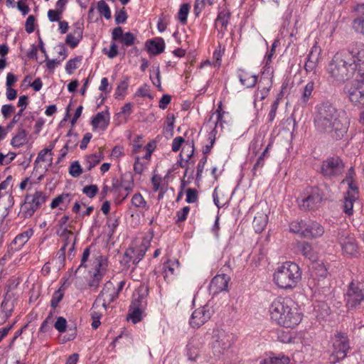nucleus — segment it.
I'll list each match as a JSON object with an SVG mask.
<instances>
[{
  "label": "nucleus",
  "mask_w": 364,
  "mask_h": 364,
  "mask_svg": "<svg viewBox=\"0 0 364 364\" xmlns=\"http://www.w3.org/2000/svg\"><path fill=\"white\" fill-rule=\"evenodd\" d=\"M327 73L332 82L343 83L355 74L364 77V43H353L338 51L328 63Z\"/></svg>",
  "instance_id": "1"
},
{
  "label": "nucleus",
  "mask_w": 364,
  "mask_h": 364,
  "mask_svg": "<svg viewBox=\"0 0 364 364\" xmlns=\"http://www.w3.org/2000/svg\"><path fill=\"white\" fill-rule=\"evenodd\" d=\"M349 119L343 111L337 109L328 103H321L317 107L314 117L316 129L333 140L341 139L347 133Z\"/></svg>",
  "instance_id": "2"
},
{
  "label": "nucleus",
  "mask_w": 364,
  "mask_h": 364,
  "mask_svg": "<svg viewBox=\"0 0 364 364\" xmlns=\"http://www.w3.org/2000/svg\"><path fill=\"white\" fill-rule=\"evenodd\" d=\"M269 313L273 321L285 328L297 326L303 318L298 304L288 296L274 299L269 307Z\"/></svg>",
  "instance_id": "3"
},
{
  "label": "nucleus",
  "mask_w": 364,
  "mask_h": 364,
  "mask_svg": "<svg viewBox=\"0 0 364 364\" xmlns=\"http://www.w3.org/2000/svg\"><path fill=\"white\" fill-rule=\"evenodd\" d=\"M302 272L299 266L291 261L277 264L272 274L273 283L281 289L292 290L301 280Z\"/></svg>",
  "instance_id": "4"
},
{
  "label": "nucleus",
  "mask_w": 364,
  "mask_h": 364,
  "mask_svg": "<svg viewBox=\"0 0 364 364\" xmlns=\"http://www.w3.org/2000/svg\"><path fill=\"white\" fill-rule=\"evenodd\" d=\"M234 343V336L232 333L223 329L216 328L213 331L211 349L214 357L220 359L225 355Z\"/></svg>",
  "instance_id": "5"
},
{
  "label": "nucleus",
  "mask_w": 364,
  "mask_h": 364,
  "mask_svg": "<svg viewBox=\"0 0 364 364\" xmlns=\"http://www.w3.org/2000/svg\"><path fill=\"white\" fill-rule=\"evenodd\" d=\"M345 92L352 105L360 109L359 122L364 124V80L346 85Z\"/></svg>",
  "instance_id": "6"
},
{
  "label": "nucleus",
  "mask_w": 364,
  "mask_h": 364,
  "mask_svg": "<svg viewBox=\"0 0 364 364\" xmlns=\"http://www.w3.org/2000/svg\"><path fill=\"white\" fill-rule=\"evenodd\" d=\"M332 352L329 357L331 363L335 364L346 358L350 350L348 336L341 332H337L332 338Z\"/></svg>",
  "instance_id": "7"
},
{
  "label": "nucleus",
  "mask_w": 364,
  "mask_h": 364,
  "mask_svg": "<svg viewBox=\"0 0 364 364\" xmlns=\"http://www.w3.org/2000/svg\"><path fill=\"white\" fill-rule=\"evenodd\" d=\"M46 196L42 191H36L33 194H26L24 203L21 205V212L24 218H31L46 200Z\"/></svg>",
  "instance_id": "8"
},
{
  "label": "nucleus",
  "mask_w": 364,
  "mask_h": 364,
  "mask_svg": "<svg viewBox=\"0 0 364 364\" xmlns=\"http://www.w3.org/2000/svg\"><path fill=\"white\" fill-rule=\"evenodd\" d=\"M345 301L348 309L353 310L360 307L364 302V287L363 284L352 281L345 294Z\"/></svg>",
  "instance_id": "9"
},
{
  "label": "nucleus",
  "mask_w": 364,
  "mask_h": 364,
  "mask_svg": "<svg viewBox=\"0 0 364 364\" xmlns=\"http://www.w3.org/2000/svg\"><path fill=\"white\" fill-rule=\"evenodd\" d=\"M118 297V291L111 282H107L93 303V307H101L103 311L107 310V306Z\"/></svg>",
  "instance_id": "10"
},
{
  "label": "nucleus",
  "mask_w": 364,
  "mask_h": 364,
  "mask_svg": "<svg viewBox=\"0 0 364 364\" xmlns=\"http://www.w3.org/2000/svg\"><path fill=\"white\" fill-rule=\"evenodd\" d=\"M338 241L344 254L355 257L358 254V246L355 239L348 231L341 230L338 234Z\"/></svg>",
  "instance_id": "11"
},
{
  "label": "nucleus",
  "mask_w": 364,
  "mask_h": 364,
  "mask_svg": "<svg viewBox=\"0 0 364 364\" xmlns=\"http://www.w3.org/2000/svg\"><path fill=\"white\" fill-rule=\"evenodd\" d=\"M149 242L143 241L139 245L128 248L124 254L122 262L125 265L132 261L133 264H137L142 259L148 248Z\"/></svg>",
  "instance_id": "12"
},
{
  "label": "nucleus",
  "mask_w": 364,
  "mask_h": 364,
  "mask_svg": "<svg viewBox=\"0 0 364 364\" xmlns=\"http://www.w3.org/2000/svg\"><path fill=\"white\" fill-rule=\"evenodd\" d=\"M194 144L193 141H186L185 145L183 146L182 150L180 153L181 160L178 161V165L185 168L184 176H186L188 171L191 169V173L193 174V170L191 167L195 164V161L192 159L194 154Z\"/></svg>",
  "instance_id": "13"
},
{
  "label": "nucleus",
  "mask_w": 364,
  "mask_h": 364,
  "mask_svg": "<svg viewBox=\"0 0 364 364\" xmlns=\"http://www.w3.org/2000/svg\"><path fill=\"white\" fill-rule=\"evenodd\" d=\"M344 165L339 157H331L322 162L321 171L326 176H335L341 174Z\"/></svg>",
  "instance_id": "14"
},
{
  "label": "nucleus",
  "mask_w": 364,
  "mask_h": 364,
  "mask_svg": "<svg viewBox=\"0 0 364 364\" xmlns=\"http://www.w3.org/2000/svg\"><path fill=\"white\" fill-rule=\"evenodd\" d=\"M359 198L358 187L352 182L348 183V189L345 193L343 210L348 215L353 213V203Z\"/></svg>",
  "instance_id": "15"
},
{
  "label": "nucleus",
  "mask_w": 364,
  "mask_h": 364,
  "mask_svg": "<svg viewBox=\"0 0 364 364\" xmlns=\"http://www.w3.org/2000/svg\"><path fill=\"white\" fill-rule=\"evenodd\" d=\"M212 313L213 311L208 306L196 309L191 316L190 325L193 328H199L210 318Z\"/></svg>",
  "instance_id": "16"
},
{
  "label": "nucleus",
  "mask_w": 364,
  "mask_h": 364,
  "mask_svg": "<svg viewBox=\"0 0 364 364\" xmlns=\"http://www.w3.org/2000/svg\"><path fill=\"white\" fill-rule=\"evenodd\" d=\"M322 200V196L318 189H313L308 196L298 199L299 205L304 210H314L316 208Z\"/></svg>",
  "instance_id": "17"
},
{
  "label": "nucleus",
  "mask_w": 364,
  "mask_h": 364,
  "mask_svg": "<svg viewBox=\"0 0 364 364\" xmlns=\"http://www.w3.org/2000/svg\"><path fill=\"white\" fill-rule=\"evenodd\" d=\"M229 281L230 277L225 274L215 276L210 284V291L215 295L227 291Z\"/></svg>",
  "instance_id": "18"
},
{
  "label": "nucleus",
  "mask_w": 364,
  "mask_h": 364,
  "mask_svg": "<svg viewBox=\"0 0 364 364\" xmlns=\"http://www.w3.org/2000/svg\"><path fill=\"white\" fill-rule=\"evenodd\" d=\"M321 49L315 44L311 49L307 60L305 63L304 68L307 73H316L317 65L320 58Z\"/></svg>",
  "instance_id": "19"
},
{
  "label": "nucleus",
  "mask_w": 364,
  "mask_h": 364,
  "mask_svg": "<svg viewBox=\"0 0 364 364\" xmlns=\"http://www.w3.org/2000/svg\"><path fill=\"white\" fill-rule=\"evenodd\" d=\"M112 38L113 41H118L122 45L129 47L134 44L136 37L130 32L123 33V30L120 26L116 27L112 32Z\"/></svg>",
  "instance_id": "20"
},
{
  "label": "nucleus",
  "mask_w": 364,
  "mask_h": 364,
  "mask_svg": "<svg viewBox=\"0 0 364 364\" xmlns=\"http://www.w3.org/2000/svg\"><path fill=\"white\" fill-rule=\"evenodd\" d=\"M149 294V289L146 286L141 285L137 288L133 294V300L130 306L146 309L147 305L146 298Z\"/></svg>",
  "instance_id": "21"
},
{
  "label": "nucleus",
  "mask_w": 364,
  "mask_h": 364,
  "mask_svg": "<svg viewBox=\"0 0 364 364\" xmlns=\"http://www.w3.org/2000/svg\"><path fill=\"white\" fill-rule=\"evenodd\" d=\"M231 16V13L227 9H223L218 12L215 21V26L220 33H225Z\"/></svg>",
  "instance_id": "22"
},
{
  "label": "nucleus",
  "mask_w": 364,
  "mask_h": 364,
  "mask_svg": "<svg viewBox=\"0 0 364 364\" xmlns=\"http://www.w3.org/2000/svg\"><path fill=\"white\" fill-rule=\"evenodd\" d=\"M305 231L303 232V237L314 238L323 235L324 233L323 227L316 221L306 223Z\"/></svg>",
  "instance_id": "23"
},
{
  "label": "nucleus",
  "mask_w": 364,
  "mask_h": 364,
  "mask_svg": "<svg viewBox=\"0 0 364 364\" xmlns=\"http://www.w3.org/2000/svg\"><path fill=\"white\" fill-rule=\"evenodd\" d=\"M109 123V114L107 111L98 112L92 117L91 124L94 129L105 130Z\"/></svg>",
  "instance_id": "24"
},
{
  "label": "nucleus",
  "mask_w": 364,
  "mask_h": 364,
  "mask_svg": "<svg viewBox=\"0 0 364 364\" xmlns=\"http://www.w3.org/2000/svg\"><path fill=\"white\" fill-rule=\"evenodd\" d=\"M28 142V132L21 124L17 131L16 134L13 136L11 141V144L14 148H19Z\"/></svg>",
  "instance_id": "25"
},
{
  "label": "nucleus",
  "mask_w": 364,
  "mask_h": 364,
  "mask_svg": "<svg viewBox=\"0 0 364 364\" xmlns=\"http://www.w3.org/2000/svg\"><path fill=\"white\" fill-rule=\"evenodd\" d=\"M14 302L15 300L13 298V294L7 291L1 304V312L4 314L5 318H8L11 316L14 310Z\"/></svg>",
  "instance_id": "26"
},
{
  "label": "nucleus",
  "mask_w": 364,
  "mask_h": 364,
  "mask_svg": "<svg viewBox=\"0 0 364 364\" xmlns=\"http://www.w3.org/2000/svg\"><path fill=\"white\" fill-rule=\"evenodd\" d=\"M57 234L64 240L65 246H70L69 251H73L75 245V237L73 232L68 228H65L61 231L58 230Z\"/></svg>",
  "instance_id": "27"
},
{
  "label": "nucleus",
  "mask_w": 364,
  "mask_h": 364,
  "mask_svg": "<svg viewBox=\"0 0 364 364\" xmlns=\"http://www.w3.org/2000/svg\"><path fill=\"white\" fill-rule=\"evenodd\" d=\"M241 84L246 87H254L257 81V77L248 71L240 70L238 75Z\"/></svg>",
  "instance_id": "28"
},
{
  "label": "nucleus",
  "mask_w": 364,
  "mask_h": 364,
  "mask_svg": "<svg viewBox=\"0 0 364 364\" xmlns=\"http://www.w3.org/2000/svg\"><path fill=\"white\" fill-rule=\"evenodd\" d=\"M268 223V216L265 212L257 213L255 216L252 226L256 232L259 233L264 230Z\"/></svg>",
  "instance_id": "29"
},
{
  "label": "nucleus",
  "mask_w": 364,
  "mask_h": 364,
  "mask_svg": "<svg viewBox=\"0 0 364 364\" xmlns=\"http://www.w3.org/2000/svg\"><path fill=\"white\" fill-rule=\"evenodd\" d=\"M102 260V257H101V256H99L96 258L97 264L95 265V267H96L95 272L94 273L92 279L89 282V286L90 287H94L95 289L97 288V287L99 286V284L102 279L103 273L101 271Z\"/></svg>",
  "instance_id": "30"
},
{
  "label": "nucleus",
  "mask_w": 364,
  "mask_h": 364,
  "mask_svg": "<svg viewBox=\"0 0 364 364\" xmlns=\"http://www.w3.org/2000/svg\"><path fill=\"white\" fill-rule=\"evenodd\" d=\"M165 48V42L163 38H159L151 40L147 43V50L149 53L158 55L161 53Z\"/></svg>",
  "instance_id": "31"
},
{
  "label": "nucleus",
  "mask_w": 364,
  "mask_h": 364,
  "mask_svg": "<svg viewBox=\"0 0 364 364\" xmlns=\"http://www.w3.org/2000/svg\"><path fill=\"white\" fill-rule=\"evenodd\" d=\"M6 201L4 203H0V224L4 220L8 215L10 209L14 204V200L12 195L5 196Z\"/></svg>",
  "instance_id": "32"
},
{
  "label": "nucleus",
  "mask_w": 364,
  "mask_h": 364,
  "mask_svg": "<svg viewBox=\"0 0 364 364\" xmlns=\"http://www.w3.org/2000/svg\"><path fill=\"white\" fill-rule=\"evenodd\" d=\"M103 158V154L102 151L98 153H95L87 156L85 161V165L87 171L91 170L97 164H98Z\"/></svg>",
  "instance_id": "33"
},
{
  "label": "nucleus",
  "mask_w": 364,
  "mask_h": 364,
  "mask_svg": "<svg viewBox=\"0 0 364 364\" xmlns=\"http://www.w3.org/2000/svg\"><path fill=\"white\" fill-rule=\"evenodd\" d=\"M314 89V82L313 81L309 82L303 89L301 96L300 98V102L303 105H306L307 102L310 99L313 90Z\"/></svg>",
  "instance_id": "34"
},
{
  "label": "nucleus",
  "mask_w": 364,
  "mask_h": 364,
  "mask_svg": "<svg viewBox=\"0 0 364 364\" xmlns=\"http://www.w3.org/2000/svg\"><path fill=\"white\" fill-rule=\"evenodd\" d=\"M306 223L303 220H294L289 225V230L291 232L299 234L301 237H303V232L306 230Z\"/></svg>",
  "instance_id": "35"
},
{
  "label": "nucleus",
  "mask_w": 364,
  "mask_h": 364,
  "mask_svg": "<svg viewBox=\"0 0 364 364\" xmlns=\"http://www.w3.org/2000/svg\"><path fill=\"white\" fill-rule=\"evenodd\" d=\"M33 231L32 229H29L21 234H18L14 240V243L17 245L18 247L23 246L33 235Z\"/></svg>",
  "instance_id": "36"
},
{
  "label": "nucleus",
  "mask_w": 364,
  "mask_h": 364,
  "mask_svg": "<svg viewBox=\"0 0 364 364\" xmlns=\"http://www.w3.org/2000/svg\"><path fill=\"white\" fill-rule=\"evenodd\" d=\"M199 355L198 343L195 340H191L187 345V355L191 360H196Z\"/></svg>",
  "instance_id": "37"
},
{
  "label": "nucleus",
  "mask_w": 364,
  "mask_h": 364,
  "mask_svg": "<svg viewBox=\"0 0 364 364\" xmlns=\"http://www.w3.org/2000/svg\"><path fill=\"white\" fill-rule=\"evenodd\" d=\"M299 248L302 255L311 260L315 259L316 257L311 244L303 242L299 244Z\"/></svg>",
  "instance_id": "38"
},
{
  "label": "nucleus",
  "mask_w": 364,
  "mask_h": 364,
  "mask_svg": "<svg viewBox=\"0 0 364 364\" xmlns=\"http://www.w3.org/2000/svg\"><path fill=\"white\" fill-rule=\"evenodd\" d=\"M145 309H139V307H133L130 306L128 318L132 320L134 323H136L142 318V312Z\"/></svg>",
  "instance_id": "39"
},
{
  "label": "nucleus",
  "mask_w": 364,
  "mask_h": 364,
  "mask_svg": "<svg viewBox=\"0 0 364 364\" xmlns=\"http://www.w3.org/2000/svg\"><path fill=\"white\" fill-rule=\"evenodd\" d=\"M104 311L101 307L95 309L92 306L90 315L92 319V326L94 329L97 328L100 325V318Z\"/></svg>",
  "instance_id": "40"
},
{
  "label": "nucleus",
  "mask_w": 364,
  "mask_h": 364,
  "mask_svg": "<svg viewBox=\"0 0 364 364\" xmlns=\"http://www.w3.org/2000/svg\"><path fill=\"white\" fill-rule=\"evenodd\" d=\"M132 204L137 208L144 210H148L149 205L144 197L139 193H135L132 198Z\"/></svg>",
  "instance_id": "41"
},
{
  "label": "nucleus",
  "mask_w": 364,
  "mask_h": 364,
  "mask_svg": "<svg viewBox=\"0 0 364 364\" xmlns=\"http://www.w3.org/2000/svg\"><path fill=\"white\" fill-rule=\"evenodd\" d=\"M125 176H123L121 178L120 184L117 187L119 191H120L121 189H124L127 191V193L124 196V197L123 198V199H124L125 198L127 197L129 192H131L132 191V188L134 186L132 176H129V178L127 181H125V178H124Z\"/></svg>",
  "instance_id": "42"
},
{
  "label": "nucleus",
  "mask_w": 364,
  "mask_h": 364,
  "mask_svg": "<svg viewBox=\"0 0 364 364\" xmlns=\"http://www.w3.org/2000/svg\"><path fill=\"white\" fill-rule=\"evenodd\" d=\"M190 10V4L188 3L183 4L178 13V19L182 24H186L187 17Z\"/></svg>",
  "instance_id": "43"
},
{
  "label": "nucleus",
  "mask_w": 364,
  "mask_h": 364,
  "mask_svg": "<svg viewBox=\"0 0 364 364\" xmlns=\"http://www.w3.org/2000/svg\"><path fill=\"white\" fill-rule=\"evenodd\" d=\"M97 9L98 12L102 15L106 19L111 18V11L108 4L103 0L97 2Z\"/></svg>",
  "instance_id": "44"
},
{
  "label": "nucleus",
  "mask_w": 364,
  "mask_h": 364,
  "mask_svg": "<svg viewBox=\"0 0 364 364\" xmlns=\"http://www.w3.org/2000/svg\"><path fill=\"white\" fill-rule=\"evenodd\" d=\"M179 262L178 260H168L164 264V269L165 272L164 278L166 279L168 276V272L170 274H174V270L176 268L179 267Z\"/></svg>",
  "instance_id": "45"
},
{
  "label": "nucleus",
  "mask_w": 364,
  "mask_h": 364,
  "mask_svg": "<svg viewBox=\"0 0 364 364\" xmlns=\"http://www.w3.org/2000/svg\"><path fill=\"white\" fill-rule=\"evenodd\" d=\"M269 91V87H261L260 86L258 87L257 90L255 92V94L254 104L255 107H257V102L262 101L264 99H265L268 95Z\"/></svg>",
  "instance_id": "46"
},
{
  "label": "nucleus",
  "mask_w": 364,
  "mask_h": 364,
  "mask_svg": "<svg viewBox=\"0 0 364 364\" xmlns=\"http://www.w3.org/2000/svg\"><path fill=\"white\" fill-rule=\"evenodd\" d=\"M82 60V56H77L74 58L69 60L66 63L65 70L67 73L71 74L77 68V63H80Z\"/></svg>",
  "instance_id": "47"
},
{
  "label": "nucleus",
  "mask_w": 364,
  "mask_h": 364,
  "mask_svg": "<svg viewBox=\"0 0 364 364\" xmlns=\"http://www.w3.org/2000/svg\"><path fill=\"white\" fill-rule=\"evenodd\" d=\"M64 296V290L62 287L59 288L57 291H55L52 296V299L50 301V305L53 308L57 307L59 302L63 299Z\"/></svg>",
  "instance_id": "48"
},
{
  "label": "nucleus",
  "mask_w": 364,
  "mask_h": 364,
  "mask_svg": "<svg viewBox=\"0 0 364 364\" xmlns=\"http://www.w3.org/2000/svg\"><path fill=\"white\" fill-rule=\"evenodd\" d=\"M82 169L78 161H73L69 167V173L75 178L81 175Z\"/></svg>",
  "instance_id": "49"
},
{
  "label": "nucleus",
  "mask_w": 364,
  "mask_h": 364,
  "mask_svg": "<svg viewBox=\"0 0 364 364\" xmlns=\"http://www.w3.org/2000/svg\"><path fill=\"white\" fill-rule=\"evenodd\" d=\"M129 86L128 78L126 77L124 80H122L119 85L117 86L115 91L116 97L124 96Z\"/></svg>",
  "instance_id": "50"
},
{
  "label": "nucleus",
  "mask_w": 364,
  "mask_h": 364,
  "mask_svg": "<svg viewBox=\"0 0 364 364\" xmlns=\"http://www.w3.org/2000/svg\"><path fill=\"white\" fill-rule=\"evenodd\" d=\"M280 100H281L280 97H277V99L273 102V103L271 105V109L268 114L269 122H272L276 117L278 106L280 103Z\"/></svg>",
  "instance_id": "51"
},
{
  "label": "nucleus",
  "mask_w": 364,
  "mask_h": 364,
  "mask_svg": "<svg viewBox=\"0 0 364 364\" xmlns=\"http://www.w3.org/2000/svg\"><path fill=\"white\" fill-rule=\"evenodd\" d=\"M98 192V187L97 185L86 186L82 188V193L88 198H94Z\"/></svg>",
  "instance_id": "52"
},
{
  "label": "nucleus",
  "mask_w": 364,
  "mask_h": 364,
  "mask_svg": "<svg viewBox=\"0 0 364 364\" xmlns=\"http://www.w3.org/2000/svg\"><path fill=\"white\" fill-rule=\"evenodd\" d=\"M272 364H289L290 358L283 354H278L277 355L270 357Z\"/></svg>",
  "instance_id": "53"
},
{
  "label": "nucleus",
  "mask_w": 364,
  "mask_h": 364,
  "mask_svg": "<svg viewBox=\"0 0 364 364\" xmlns=\"http://www.w3.org/2000/svg\"><path fill=\"white\" fill-rule=\"evenodd\" d=\"M198 200V191L196 188H188L186 191V201L188 203H193Z\"/></svg>",
  "instance_id": "54"
},
{
  "label": "nucleus",
  "mask_w": 364,
  "mask_h": 364,
  "mask_svg": "<svg viewBox=\"0 0 364 364\" xmlns=\"http://www.w3.org/2000/svg\"><path fill=\"white\" fill-rule=\"evenodd\" d=\"M279 341L283 343H291L294 342L295 337L293 336L292 333L288 331H282L279 335Z\"/></svg>",
  "instance_id": "55"
},
{
  "label": "nucleus",
  "mask_w": 364,
  "mask_h": 364,
  "mask_svg": "<svg viewBox=\"0 0 364 364\" xmlns=\"http://www.w3.org/2000/svg\"><path fill=\"white\" fill-rule=\"evenodd\" d=\"M352 27L357 33L364 34V19L362 18L354 19Z\"/></svg>",
  "instance_id": "56"
},
{
  "label": "nucleus",
  "mask_w": 364,
  "mask_h": 364,
  "mask_svg": "<svg viewBox=\"0 0 364 364\" xmlns=\"http://www.w3.org/2000/svg\"><path fill=\"white\" fill-rule=\"evenodd\" d=\"M208 139L210 140V144L205 145L203 149V153L204 156H206L210 152L211 148L213 147L215 140V130H213L208 135Z\"/></svg>",
  "instance_id": "57"
},
{
  "label": "nucleus",
  "mask_w": 364,
  "mask_h": 364,
  "mask_svg": "<svg viewBox=\"0 0 364 364\" xmlns=\"http://www.w3.org/2000/svg\"><path fill=\"white\" fill-rule=\"evenodd\" d=\"M53 145H50L48 147L43 149L41 150L37 156V159H36L35 163H38L39 161H46V156L48 154H50V155H52L51 151L53 149Z\"/></svg>",
  "instance_id": "58"
},
{
  "label": "nucleus",
  "mask_w": 364,
  "mask_h": 364,
  "mask_svg": "<svg viewBox=\"0 0 364 364\" xmlns=\"http://www.w3.org/2000/svg\"><path fill=\"white\" fill-rule=\"evenodd\" d=\"M314 274L317 277H319L321 278H325L327 277L328 270L323 264H317L314 267Z\"/></svg>",
  "instance_id": "59"
},
{
  "label": "nucleus",
  "mask_w": 364,
  "mask_h": 364,
  "mask_svg": "<svg viewBox=\"0 0 364 364\" xmlns=\"http://www.w3.org/2000/svg\"><path fill=\"white\" fill-rule=\"evenodd\" d=\"M67 326V321L65 318L60 316L57 318L54 324V327L56 330H58L60 333L65 332Z\"/></svg>",
  "instance_id": "60"
},
{
  "label": "nucleus",
  "mask_w": 364,
  "mask_h": 364,
  "mask_svg": "<svg viewBox=\"0 0 364 364\" xmlns=\"http://www.w3.org/2000/svg\"><path fill=\"white\" fill-rule=\"evenodd\" d=\"M35 21L36 18L33 15H30L26 19V23H25V29L26 31L28 33H31L35 30Z\"/></svg>",
  "instance_id": "61"
},
{
  "label": "nucleus",
  "mask_w": 364,
  "mask_h": 364,
  "mask_svg": "<svg viewBox=\"0 0 364 364\" xmlns=\"http://www.w3.org/2000/svg\"><path fill=\"white\" fill-rule=\"evenodd\" d=\"M206 0H195L193 6V13L196 16H198L201 11L204 9Z\"/></svg>",
  "instance_id": "62"
},
{
  "label": "nucleus",
  "mask_w": 364,
  "mask_h": 364,
  "mask_svg": "<svg viewBox=\"0 0 364 364\" xmlns=\"http://www.w3.org/2000/svg\"><path fill=\"white\" fill-rule=\"evenodd\" d=\"M127 19V14L124 8H122L120 11L115 14V22L117 24L124 23Z\"/></svg>",
  "instance_id": "63"
},
{
  "label": "nucleus",
  "mask_w": 364,
  "mask_h": 364,
  "mask_svg": "<svg viewBox=\"0 0 364 364\" xmlns=\"http://www.w3.org/2000/svg\"><path fill=\"white\" fill-rule=\"evenodd\" d=\"M63 11L61 10L55 9V10H49L48 11V17L51 22L58 21L60 19V16Z\"/></svg>",
  "instance_id": "64"
}]
</instances>
